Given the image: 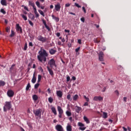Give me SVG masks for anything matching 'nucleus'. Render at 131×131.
Masks as SVG:
<instances>
[{
	"label": "nucleus",
	"mask_w": 131,
	"mask_h": 131,
	"mask_svg": "<svg viewBox=\"0 0 131 131\" xmlns=\"http://www.w3.org/2000/svg\"><path fill=\"white\" fill-rule=\"evenodd\" d=\"M79 50H80V47H78V48H77V49H75V52H76V53H77V52L79 51Z\"/></svg>",
	"instance_id": "5fc2aeb1"
},
{
	"label": "nucleus",
	"mask_w": 131,
	"mask_h": 131,
	"mask_svg": "<svg viewBox=\"0 0 131 131\" xmlns=\"http://www.w3.org/2000/svg\"><path fill=\"white\" fill-rule=\"evenodd\" d=\"M47 69L50 75H51V76H53V75H54V72L53 71L52 69L50 68L49 67H47Z\"/></svg>",
	"instance_id": "a211bd4d"
},
{
	"label": "nucleus",
	"mask_w": 131,
	"mask_h": 131,
	"mask_svg": "<svg viewBox=\"0 0 131 131\" xmlns=\"http://www.w3.org/2000/svg\"><path fill=\"white\" fill-rule=\"evenodd\" d=\"M34 13L35 15L36 18H38V17H39V14H38V13L37 12V10H36V8H34Z\"/></svg>",
	"instance_id": "412c9836"
},
{
	"label": "nucleus",
	"mask_w": 131,
	"mask_h": 131,
	"mask_svg": "<svg viewBox=\"0 0 131 131\" xmlns=\"http://www.w3.org/2000/svg\"><path fill=\"white\" fill-rule=\"evenodd\" d=\"M67 81L69 82V81H70V77L69 76H68L67 77Z\"/></svg>",
	"instance_id": "603ef678"
},
{
	"label": "nucleus",
	"mask_w": 131,
	"mask_h": 131,
	"mask_svg": "<svg viewBox=\"0 0 131 131\" xmlns=\"http://www.w3.org/2000/svg\"><path fill=\"white\" fill-rule=\"evenodd\" d=\"M78 124L79 126H80V127H79V129H80V130H85V128H86V127H83L84 126V124L81 122H78Z\"/></svg>",
	"instance_id": "6e6552de"
},
{
	"label": "nucleus",
	"mask_w": 131,
	"mask_h": 131,
	"mask_svg": "<svg viewBox=\"0 0 131 131\" xmlns=\"http://www.w3.org/2000/svg\"><path fill=\"white\" fill-rule=\"evenodd\" d=\"M66 114H67V116H71V115H72L71 112H70L68 111H67L66 112Z\"/></svg>",
	"instance_id": "58836bf2"
},
{
	"label": "nucleus",
	"mask_w": 131,
	"mask_h": 131,
	"mask_svg": "<svg viewBox=\"0 0 131 131\" xmlns=\"http://www.w3.org/2000/svg\"><path fill=\"white\" fill-rule=\"evenodd\" d=\"M106 90H107V87L105 86L103 88V90L101 91L103 93H105L106 92Z\"/></svg>",
	"instance_id": "8fccbe9b"
},
{
	"label": "nucleus",
	"mask_w": 131,
	"mask_h": 131,
	"mask_svg": "<svg viewBox=\"0 0 131 131\" xmlns=\"http://www.w3.org/2000/svg\"><path fill=\"white\" fill-rule=\"evenodd\" d=\"M67 131H72V126L68 124L67 126Z\"/></svg>",
	"instance_id": "4be33fe9"
},
{
	"label": "nucleus",
	"mask_w": 131,
	"mask_h": 131,
	"mask_svg": "<svg viewBox=\"0 0 131 131\" xmlns=\"http://www.w3.org/2000/svg\"><path fill=\"white\" fill-rule=\"evenodd\" d=\"M94 26H96V28H99V27H100V26L97 24H94Z\"/></svg>",
	"instance_id": "680f3d73"
},
{
	"label": "nucleus",
	"mask_w": 131,
	"mask_h": 131,
	"mask_svg": "<svg viewBox=\"0 0 131 131\" xmlns=\"http://www.w3.org/2000/svg\"><path fill=\"white\" fill-rule=\"evenodd\" d=\"M89 105V103L88 102H85L83 106H88Z\"/></svg>",
	"instance_id": "69168bd1"
},
{
	"label": "nucleus",
	"mask_w": 131,
	"mask_h": 131,
	"mask_svg": "<svg viewBox=\"0 0 131 131\" xmlns=\"http://www.w3.org/2000/svg\"><path fill=\"white\" fill-rule=\"evenodd\" d=\"M32 83L36 82V77H35V72L34 73L32 79L31 80Z\"/></svg>",
	"instance_id": "2eb2a0df"
},
{
	"label": "nucleus",
	"mask_w": 131,
	"mask_h": 131,
	"mask_svg": "<svg viewBox=\"0 0 131 131\" xmlns=\"http://www.w3.org/2000/svg\"><path fill=\"white\" fill-rule=\"evenodd\" d=\"M27 48H28L27 43H26L25 44V46H24V51H26V50H27Z\"/></svg>",
	"instance_id": "49530a36"
},
{
	"label": "nucleus",
	"mask_w": 131,
	"mask_h": 131,
	"mask_svg": "<svg viewBox=\"0 0 131 131\" xmlns=\"http://www.w3.org/2000/svg\"><path fill=\"white\" fill-rule=\"evenodd\" d=\"M78 42L79 43V45H81V39H78Z\"/></svg>",
	"instance_id": "e2e57ef3"
},
{
	"label": "nucleus",
	"mask_w": 131,
	"mask_h": 131,
	"mask_svg": "<svg viewBox=\"0 0 131 131\" xmlns=\"http://www.w3.org/2000/svg\"><path fill=\"white\" fill-rule=\"evenodd\" d=\"M0 12L2 13L3 15H6V11H5V9H1Z\"/></svg>",
	"instance_id": "4c0bfd02"
},
{
	"label": "nucleus",
	"mask_w": 131,
	"mask_h": 131,
	"mask_svg": "<svg viewBox=\"0 0 131 131\" xmlns=\"http://www.w3.org/2000/svg\"><path fill=\"white\" fill-rule=\"evenodd\" d=\"M67 98L69 101H72V99L71 98V95L70 94L67 95Z\"/></svg>",
	"instance_id": "72a5a7b5"
},
{
	"label": "nucleus",
	"mask_w": 131,
	"mask_h": 131,
	"mask_svg": "<svg viewBox=\"0 0 131 131\" xmlns=\"http://www.w3.org/2000/svg\"><path fill=\"white\" fill-rule=\"evenodd\" d=\"M51 110L54 115H57V111L56 110V107L52 106Z\"/></svg>",
	"instance_id": "aec40b11"
},
{
	"label": "nucleus",
	"mask_w": 131,
	"mask_h": 131,
	"mask_svg": "<svg viewBox=\"0 0 131 131\" xmlns=\"http://www.w3.org/2000/svg\"><path fill=\"white\" fill-rule=\"evenodd\" d=\"M127 100V98L126 97H124L123 98V101L125 102H126V100Z\"/></svg>",
	"instance_id": "0e129e2a"
},
{
	"label": "nucleus",
	"mask_w": 131,
	"mask_h": 131,
	"mask_svg": "<svg viewBox=\"0 0 131 131\" xmlns=\"http://www.w3.org/2000/svg\"><path fill=\"white\" fill-rule=\"evenodd\" d=\"M45 26L46 28L47 29V30H48L49 31H50L51 30L50 27L48 26V25H46Z\"/></svg>",
	"instance_id": "a18cd8bd"
},
{
	"label": "nucleus",
	"mask_w": 131,
	"mask_h": 131,
	"mask_svg": "<svg viewBox=\"0 0 131 131\" xmlns=\"http://www.w3.org/2000/svg\"><path fill=\"white\" fill-rule=\"evenodd\" d=\"M36 5L38 8H40V3H39V2H36Z\"/></svg>",
	"instance_id": "ea45409f"
},
{
	"label": "nucleus",
	"mask_w": 131,
	"mask_h": 131,
	"mask_svg": "<svg viewBox=\"0 0 131 131\" xmlns=\"http://www.w3.org/2000/svg\"><path fill=\"white\" fill-rule=\"evenodd\" d=\"M83 118L84 121L86 122V123L89 124L91 122L90 121V120L89 119V118H88V117H86V116H84Z\"/></svg>",
	"instance_id": "5701e85b"
},
{
	"label": "nucleus",
	"mask_w": 131,
	"mask_h": 131,
	"mask_svg": "<svg viewBox=\"0 0 131 131\" xmlns=\"http://www.w3.org/2000/svg\"><path fill=\"white\" fill-rule=\"evenodd\" d=\"M42 21L43 24H44L45 26L47 25V21H46V20H45L43 18L42 19Z\"/></svg>",
	"instance_id": "de8ad7c7"
},
{
	"label": "nucleus",
	"mask_w": 131,
	"mask_h": 131,
	"mask_svg": "<svg viewBox=\"0 0 131 131\" xmlns=\"http://www.w3.org/2000/svg\"><path fill=\"white\" fill-rule=\"evenodd\" d=\"M82 10L83 11V12L85 14V13H86V10H85V8L84 7H82Z\"/></svg>",
	"instance_id": "864d4df0"
},
{
	"label": "nucleus",
	"mask_w": 131,
	"mask_h": 131,
	"mask_svg": "<svg viewBox=\"0 0 131 131\" xmlns=\"http://www.w3.org/2000/svg\"><path fill=\"white\" fill-rule=\"evenodd\" d=\"M38 69L39 71H41V72H43V69L41 66L39 67Z\"/></svg>",
	"instance_id": "a19ab883"
},
{
	"label": "nucleus",
	"mask_w": 131,
	"mask_h": 131,
	"mask_svg": "<svg viewBox=\"0 0 131 131\" xmlns=\"http://www.w3.org/2000/svg\"><path fill=\"white\" fill-rule=\"evenodd\" d=\"M69 119L71 122H72L73 121L72 117H70Z\"/></svg>",
	"instance_id": "bf43d9fd"
},
{
	"label": "nucleus",
	"mask_w": 131,
	"mask_h": 131,
	"mask_svg": "<svg viewBox=\"0 0 131 131\" xmlns=\"http://www.w3.org/2000/svg\"><path fill=\"white\" fill-rule=\"evenodd\" d=\"M29 23L31 26H33L34 24L33 23L31 20H29Z\"/></svg>",
	"instance_id": "3c124183"
},
{
	"label": "nucleus",
	"mask_w": 131,
	"mask_h": 131,
	"mask_svg": "<svg viewBox=\"0 0 131 131\" xmlns=\"http://www.w3.org/2000/svg\"><path fill=\"white\" fill-rule=\"evenodd\" d=\"M12 108V101H6L4 104L3 110L4 112H7L8 110H11Z\"/></svg>",
	"instance_id": "f03ea898"
},
{
	"label": "nucleus",
	"mask_w": 131,
	"mask_h": 131,
	"mask_svg": "<svg viewBox=\"0 0 131 131\" xmlns=\"http://www.w3.org/2000/svg\"><path fill=\"white\" fill-rule=\"evenodd\" d=\"M122 128L124 131H127V129L125 127H122Z\"/></svg>",
	"instance_id": "338daca9"
},
{
	"label": "nucleus",
	"mask_w": 131,
	"mask_h": 131,
	"mask_svg": "<svg viewBox=\"0 0 131 131\" xmlns=\"http://www.w3.org/2000/svg\"><path fill=\"white\" fill-rule=\"evenodd\" d=\"M1 4L2 6H7L8 4L7 3V1L6 0H1Z\"/></svg>",
	"instance_id": "b1692460"
},
{
	"label": "nucleus",
	"mask_w": 131,
	"mask_h": 131,
	"mask_svg": "<svg viewBox=\"0 0 131 131\" xmlns=\"http://www.w3.org/2000/svg\"><path fill=\"white\" fill-rule=\"evenodd\" d=\"M41 112H42V110L41 109H37L33 111L35 116L40 118L41 117Z\"/></svg>",
	"instance_id": "7ed1b4c3"
},
{
	"label": "nucleus",
	"mask_w": 131,
	"mask_h": 131,
	"mask_svg": "<svg viewBox=\"0 0 131 131\" xmlns=\"http://www.w3.org/2000/svg\"><path fill=\"white\" fill-rule=\"evenodd\" d=\"M100 41H101V39H100V38L94 39V42H96V43H99Z\"/></svg>",
	"instance_id": "c756f323"
},
{
	"label": "nucleus",
	"mask_w": 131,
	"mask_h": 131,
	"mask_svg": "<svg viewBox=\"0 0 131 131\" xmlns=\"http://www.w3.org/2000/svg\"><path fill=\"white\" fill-rule=\"evenodd\" d=\"M38 12H39V14H40V15H41V16H42L43 17H45V13H43V11L39 10Z\"/></svg>",
	"instance_id": "f704fd0d"
},
{
	"label": "nucleus",
	"mask_w": 131,
	"mask_h": 131,
	"mask_svg": "<svg viewBox=\"0 0 131 131\" xmlns=\"http://www.w3.org/2000/svg\"><path fill=\"white\" fill-rule=\"evenodd\" d=\"M40 80H41V75H38V81H37V82H40Z\"/></svg>",
	"instance_id": "e433bc0d"
},
{
	"label": "nucleus",
	"mask_w": 131,
	"mask_h": 131,
	"mask_svg": "<svg viewBox=\"0 0 131 131\" xmlns=\"http://www.w3.org/2000/svg\"><path fill=\"white\" fill-rule=\"evenodd\" d=\"M64 32L68 33H69L70 32V30H64Z\"/></svg>",
	"instance_id": "052dcab7"
},
{
	"label": "nucleus",
	"mask_w": 131,
	"mask_h": 131,
	"mask_svg": "<svg viewBox=\"0 0 131 131\" xmlns=\"http://www.w3.org/2000/svg\"><path fill=\"white\" fill-rule=\"evenodd\" d=\"M6 84V82L3 80H0V86H4Z\"/></svg>",
	"instance_id": "7c9ffc66"
},
{
	"label": "nucleus",
	"mask_w": 131,
	"mask_h": 131,
	"mask_svg": "<svg viewBox=\"0 0 131 131\" xmlns=\"http://www.w3.org/2000/svg\"><path fill=\"white\" fill-rule=\"evenodd\" d=\"M37 39L39 40V41H41V42H46L47 40H48V38L46 37H43L41 35H40L37 37Z\"/></svg>",
	"instance_id": "423d86ee"
},
{
	"label": "nucleus",
	"mask_w": 131,
	"mask_h": 131,
	"mask_svg": "<svg viewBox=\"0 0 131 131\" xmlns=\"http://www.w3.org/2000/svg\"><path fill=\"white\" fill-rule=\"evenodd\" d=\"M115 94L116 95V96H117V97H118L119 96V92L118 90H116L115 91Z\"/></svg>",
	"instance_id": "79ce46f5"
},
{
	"label": "nucleus",
	"mask_w": 131,
	"mask_h": 131,
	"mask_svg": "<svg viewBox=\"0 0 131 131\" xmlns=\"http://www.w3.org/2000/svg\"><path fill=\"white\" fill-rule=\"evenodd\" d=\"M29 47H33V44L32 43V42H30L29 43Z\"/></svg>",
	"instance_id": "4d7b16f0"
},
{
	"label": "nucleus",
	"mask_w": 131,
	"mask_h": 131,
	"mask_svg": "<svg viewBox=\"0 0 131 131\" xmlns=\"http://www.w3.org/2000/svg\"><path fill=\"white\" fill-rule=\"evenodd\" d=\"M56 95L57 97H59V98H62L63 96V92L61 91H56Z\"/></svg>",
	"instance_id": "ddd939ff"
},
{
	"label": "nucleus",
	"mask_w": 131,
	"mask_h": 131,
	"mask_svg": "<svg viewBox=\"0 0 131 131\" xmlns=\"http://www.w3.org/2000/svg\"><path fill=\"white\" fill-rule=\"evenodd\" d=\"M21 17L25 20V21H27V16L24 14H20Z\"/></svg>",
	"instance_id": "473e14b6"
},
{
	"label": "nucleus",
	"mask_w": 131,
	"mask_h": 131,
	"mask_svg": "<svg viewBox=\"0 0 131 131\" xmlns=\"http://www.w3.org/2000/svg\"><path fill=\"white\" fill-rule=\"evenodd\" d=\"M14 67H15V64H13L10 68V71L11 73H13L14 72Z\"/></svg>",
	"instance_id": "c85d7f7f"
},
{
	"label": "nucleus",
	"mask_w": 131,
	"mask_h": 131,
	"mask_svg": "<svg viewBox=\"0 0 131 131\" xmlns=\"http://www.w3.org/2000/svg\"><path fill=\"white\" fill-rule=\"evenodd\" d=\"M38 53L39 54L37 55L38 60L39 62H41V63L45 64V63L47 62V57L49 56L47 51L42 48H41L40 50Z\"/></svg>",
	"instance_id": "f257e3e1"
},
{
	"label": "nucleus",
	"mask_w": 131,
	"mask_h": 131,
	"mask_svg": "<svg viewBox=\"0 0 131 131\" xmlns=\"http://www.w3.org/2000/svg\"><path fill=\"white\" fill-rule=\"evenodd\" d=\"M52 19L55 20V22H59L60 21V18L58 17H56V16L52 15Z\"/></svg>",
	"instance_id": "6ab92c4d"
},
{
	"label": "nucleus",
	"mask_w": 131,
	"mask_h": 131,
	"mask_svg": "<svg viewBox=\"0 0 131 131\" xmlns=\"http://www.w3.org/2000/svg\"><path fill=\"white\" fill-rule=\"evenodd\" d=\"M57 110L58 111V117L59 118H62V116H63V114L64 113V111L62 107L60 106H57Z\"/></svg>",
	"instance_id": "39448f33"
},
{
	"label": "nucleus",
	"mask_w": 131,
	"mask_h": 131,
	"mask_svg": "<svg viewBox=\"0 0 131 131\" xmlns=\"http://www.w3.org/2000/svg\"><path fill=\"white\" fill-rule=\"evenodd\" d=\"M39 86V83H37L35 84L34 89H38Z\"/></svg>",
	"instance_id": "37998d69"
},
{
	"label": "nucleus",
	"mask_w": 131,
	"mask_h": 131,
	"mask_svg": "<svg viewBox=\"0 0 131 131\" xmlns=\"http://www.w3.org/2000/svg\"><path fill=\"white\" fill-rule=\"evenodd\" d=\"M14 91H13L11 90H9L7 91V95L10 98H12V97H14Z\"/></svg>",
	"instance_id": "1a4fd4ad"
},
{
	"label": "nucleus",
	"mask_w": 131,
	"mask_h": 131,
	"mask_svg": "<svg viewBox=\"0 0 131 131\" xmlns=\"http://www.w3.org/2000/svg\"><path fill=\"white\" fill-rule=\"evenodd\" d=\"M99 60L101 62H103L104 61V53L102 51H100L98 53Z\"/></svg>",
	"instance_id": "0eeeda50"
},
{
	"label": "nucleus",
	"mask_w": 131,
	"mask_h": 131,
	"mask_svg": "<svg viewBox=\"0 0 131 131\" xmlns=\"http://www.w3.org/2000/svg\"><path fill=\"white\" fill-rule=\"evenodd\" d=\"M55 9L56 11L59 12L60 11V9H61V6H60V4H58L55 6Z\"/></svg>",
	"instance_id": "f3484780"
},
{
	"label": "nucleus",
	"mask_w": 131,
	"mask_h": 131,
	"mask_svg": "<svg viewBox=\"0 0 131 131\" xmlns=\"http://www.w3.org/2000/svg\"><path fill=\"white\" fill-rule=\"evenodd\" d=\"M14 35H15V33L14 32V31H13V30H12L11 34H10V37H13Z\"/></svg>",
	"instance_id": "c03bdc74"
},
{
	"label": "nucleus",
	"mask_w": 131,
	"mask_h": 131,
	"mask_svg": "<svg viewBox=\"0 0 131 131\" xmlns=\"http://www.w3.org/2000/svg\"><path fill=\"white\" fill-rule=\"evenodd\" d=\"M107 117H108V114L106 112H103V115H102V118L106 119V118H107Z\"/></svg>",
	"instance_id": "cd10ccee"
},
{
	"label": "nucleus",
	"mask_w": 131,
	"mask_h": 131,
	"mask_svg": "<svg viewBox=\"0 0 131 131\" xmlns=\"http://www.w3.org/2000/svg\"><path fill=\"white\" fill-rule=\"evenodd\" d=\"M53 101H54V99H53V98L49 97L48 98V101L49 102V103H53Z\"/></svg>",
	"instance_id": "c9c22d12"
},
{
	"label": "nucleus",
	"mask_w": 131,
	"mask_h": 131,
	"mask_svg": "<svg viewBox=\"0 0 131 131\" xmlns=\"http://www.w3.org/2000/svg\"><path fill=\"white\" fill-rule=\"evenodd\" d=\"M29 4L30 6H31V7H33V10H34V8H36V7H35V5H34V3L29 1Z\"/></svg>",
	"instance_id": "a878e982"
},
{
	"label": "nucleus",
	"mask_w": 131,
	"mask_h": 131,
	"mask_svg": "<svg viewBox=\"0 0 131 131\" xmlns=\"http://www.w3.org/2000/svg\"><path fill=\"white\" fill-rule=\"evenodd\" d=\"M30 88H31V85H30V83H28L27 86H26V91H29V89H30Z\"/></svg>",
	"instance_id": "2f4dec72"
},
{
	"label": "nucleus",
	"mask_w": 131,
	"mask_h": 131,
	"mask_svg": "<svg viewBox=\"0 0 131 131\" xmlns=\"http://www.w3.org/2000/svg\"><path fill=\"white\" fill-rule=\"evenodd\" d=\"M78 95L77 94L75 95L73 97V101H77L78 99Z\"/></svg>",
	"instance_id": "bb28decb"
},
{
	"label": "nucleus",
	"mask_w": 131,
	"mask_h": 131,
	"mask_svg": "<svg viewBox=\"0 0 131 131\" xmlns=\"http://www.w3.org/2000/svg\"><path fill=\"white\" fill-rule=\"evenodd\" d=\"M56 35H57V36H58V37H59V36H60V35H61V34L60 33H56Z\"/></svg>",
	"instance_id": "774afa93"
},
{
	"label": "nucleus",
	"mask_w": 131,
	"mask_h": 131,
	"mask_svg": "<svg viewBox=\"0 0 131 131\" xmlns=\"http://www.w3.org/2000/svg\"><path fill=\"white\" fill-rule=\"evenodd\" d=\"M93 101H103V97L101 96H95Z\"/></svg>",
	"instance_id": "9b49d317"
},
{
	"label": "nucleus",
	"mask_w": 131,
	"mask_h": 131,
	"mask_svg": "<svg viewBox=\"0 0 131 131\" xmlns=\"http://www.w3.org/2000/svg\"><path fill=\"white\" fill-rule=\"evenodd\" d=\"M49 53L50 55H55L57 53V50L51 49L49 50Z\"/></svg>",
	"instance_id": "dca6fc26"
},
{
	"label": "nucleus",
	"mask_w": 131,
	"mask_h": 131,
	"mask_svg": "<svg viewBox=\"0 0 131 131\" xmlns=\"http://www.w3.org/2000/svg\"><path fill=\"white\" fill-rule=\"evenodd\" d=\"M80 20L82 22H83V23H84V17H82L80 18Z\"/></svg>",
	"instance_id": "13d9d810"
},
{
	"label": "nucleus",
	"mask_w": 131,
	"mask_h": 131,
	"mask_svg": "<svg viewBox=\"0 0 131 131\" xmlns=\"http://www.w3.org/2000/svg\"><path fill=\"white\" fill-rule=\"evenodd\" d=\"M48 64L49 65H50L51 68H53L54 66L55 67H57V64H56V61H55V59H54V58L50 59L48 62Z\"/></svg>",
	"instance_id": "20e7f679"
},
{
	"label": "nucleus",
	"mask_w": 131,
	"mask_h": 131,
	"mask_svg": "<svg viewBox=\"0 0 131 131\" xmlns=\"http://www.w3.org/2000/svg\"><path fill=\"white\" fill-rule=\"evenodd\" d=\"M55 128L57 131H63V127L60 124L56 125Z\"/></svg>",
	"instance_id": "9d476101"
},
{
	"label": "nucleus",
	"mask_w": 131,
	"mask_h": 131,
	"mask_svg": "<svg viewBox=\"0 0 131 131\" xmlns=\"http://www.w3.org/2000/svg\"><path fill=\"white\" fill-rule=\"evenodd\" d=\"M65 7H66V8H67V7H70V4H69V3L66 4L65 5Z\"/></svg>",
	"instance_id": "6e6d98bb"
},
{
	"label": "nucleus",
	"mask_w": 131,
	"mask_h": 131,
	"mask_svg": "<svg viewBox=\"0 0 131 131\" xmlns=\"http://www.w3.org/2000/svg\"><path fill=\"white\" fill-rule=\"evenodd\" d=\"M16 27L17 31H19L20 33H22V28H21V27H20L19 24H16Z\"/></svg>",
	"instance_id": "4468645a"
},
{
	"label": "nucleus",
	"mask_w": 131,
	"mask_h": 131,
	"mask_svg": "<svg viewBox=\"0 0 131 131\" xmlns=\"http://www.w3.org/2000/svg\"><path fill=\"white\" fill-rule=\"evenodd\" d=\"M75 6L76 7H77V8H81V6H80V5H79L77 3H75Z\"/></svg>",
	"instance_id": "09e8293b"
},
{
	"label": "nucleus",
	"mask_w": 131,
	"mask_h": 131,
	"mask_svg": "<svg viewBox=\"0 0 131 131\" xmlns=\"http://www.w3.org/2000/svg\"><path fill=\"white\" fill-rule=\"evenodd\" d=\"M32 98L34 101H37L38 100V97L35 94L33 95Z\"/></svg>",
	"instance_id": "393cba45"
},
{
	"label": "nucleus",
	"mask_w": 131,
	"mask_h": 131,
	"mask_svg": "<svg viewBox=\"0 0 131 131\" xmlns=\"http://www.w3.org/2000/svg\"><path fill=\"white\" fill-rule=\"evenodd\" d=\"M75 112L77 113H79L81 110H82V108L81 107L76 105L75 106Z\"/></svg>",
	"instance_id": "f8f14e48"
}]
</instances>
